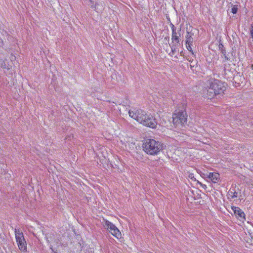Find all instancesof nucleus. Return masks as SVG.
I'll return each mask as SVG.
<instances>
[{
	"label": "nucleus",
	"instance_id": "2eb2a0df",
	"mask_svg": "<svg viewBox=\"0 0 253 253\" xmlns=\"http://www.w3.org/2000/svg\"><path fill=\"white\" fill-rule=\"evenodd\" d=\"M89 0V1L90 3V4H88V5H90V7L92 8H94V9L95 11H97L98 8L97 7V5H98V4L97 3H95V4H94L93 2L91 0Z\"/></svg>",
	"mask_w": 253,
	"mask_h": 253
},
{
	"label": "nucleus",
	"instance_id": "f257e3e1",
	"mask_svg": "<svg viewBox=\"0 0 253 253\" xmlns=\"http://www.w3.org/2000/svg\"><path fill=\"white\" fill-rule=\"evenodd\" d=\"M226 87V83L211 79L206 82L203 91V94L207 98L211 99L217 95H223Z\"/></svg>",
	"mask_w": 253,
	"mask_h": 253
},
{
	"label": "nucleus",
	"instance_id": "39448f33",
	"mask_svg": "<svg viewBox=\"0 0 253 253\" xmlns=\"http://www.w3.org/2000/svg\"><path fill=\"white\" fill-rule=\"evenodd\" d=\"M104 227L106 228L113 236L117 237V236H119L121 234L120 230L112 222L107 220H104Z\"/></svg>",
	"mask_w": 253,
	"mask_h": 253
},
{
	"label": "nucleus",
	"instance_id": "dca6fc26",
	"mask_svg": "<svg viewBox=\"0 0 253 253\" xmlns=\"http://www.w3.org/2000/svg\"><path fill=\"white\" fill-rule=\"evenodd\" d=\"M15 237H24L22 232L19 230H15Z\"/></svg>",
	"mask_w": 253,
	"mask_h": 253
},
{
	"label": "nucleus",
	"instance_id": "f3484780",
	"mask_svg": "<svg viewBox=\"0 0 253 253\" xmlns=\"http://www.w3.org/2000/svg\"><path fill=\"white\" fill-rule=\"evenodd\" d=\"M220 52L221 53V54L223 55V56H224V58L226 60H229V58L228 56V55H227V54H226V52L225 51V49H222V51H221Z\"/></svg>",
	"mask_w": 253,
	"mask_h": 253
},
{
	"label": "nucleus",
	"instance_id": "6e6552de",
	"mask_svg": "<svg viewBox=\"0 0 253 253\" xmlns=\"http://www.w3.org/2000/svg\"><path fill=\"white\" fill-rule=\"evenodd\" d=\"M16 242L20 250L22 252H26L27 250V243L25 238H16Z\"/></svg>",
	"mask_w": 253,
	"mask_h": 253
},
{
	"label": "nucleus",
	"instance_id": "f8f14e48",
	"mask_svg": "<svg viewBox=\"0 0 253 253\" xmlns=\"http://www.w3.org/2000/svg\"><path fill=\"white\" fill-rule=\"evenodd\" d=\"M219 174L218 173L210 172L208 177L213 182L216 183L219 179Z\"/></svg>",
	"mask_w": 253,
	"mask_h": 253
},
{
	"label": "nucleus",
	"instance_id": "4be33fe9",
	"mask_svg": "<svg viewBox=\"0 0 253 253\" xmlns=\"http://www.w3.org/2000/svg\"><path fill=\"white\" fill-rule=\"evenodd\" d=\"M250 35L252 39H253V26H252V27L250 29Z\"/></svg>",
	"mask_w": 253,
	"mask_h": 253
},
{
	"label": "nucleus",
	"instance_id": "20e7f679",
	"mask_svg": "<svg viewBox=\"0 0 253 253\" xmlns=\"http://www.w3.org/2000/svg\"><path fill=\"white\" fill-rule=\"evenodd\" d=\"M172 118L173 123L176 127L185 126L187 124V115L184 111L174 113Z\"/></svg>",
	"mask_w": 253,
	"mask_h": 253
},
{
	"label": "nucleus",
	"instance_id": "5701e85b",
	"mask_svg": "<svg viewBox=\"0 0 253 253\" xmlns=\"http://www.w3.org/2000/svg\"><path fill=\"white\" fill-rule=\"evenodd\" d=\"M2 44V41L0 39V46H1Z\"/></svg>",
	"mask_w": 253,
	"mask_h": 253
},
{
	"label": "nucleus",
	"instance_id": "f03ea898",
	"mask_svg": "<svg viewBox=\"0 0 253 253\" xmlns=\"http://www.w3.org/2000/svg\"><path fill=\"white\" fill-rule=\"evenodd\" d=\"M129 116L143 126L154 128L157 123L154 117L151 114L140 109L132 108L128 111Z\"/></svg>",
	"mask_w": 253,
	"mask_h": 253
},
{
	"label": "nucleus",
	"instance_id": "1a4fd4ad",
	"mask_svg": "<svg viewBox=\"0 0 253 253\" xmlns=\"http://www.w3.org/2000/svg\"><path fill=\"white\" fill-rule=\"evenodd\" d=\"M231 209L236 216L238 218H240V220L245 219V214L241 209L235 206H232Z\"/></svg>",
	"mask_w": 253,
	"mask_h": 253
},
{
	"label": "nucleus",
	"instance_id": "aec40b11",
	"mask_svg": "<svg viewBox=\"0 0 253 253\" xmlns=\"http://www.w3.org/2000/svg\"><path fill=\"white\" fill-rule=\"evenodd\" d=\"M176 43H174L173 45H172L170 47L171 49V51L174 53L176 51Z\"/></svg>",
	"mask_w": 253,
	"mask_h": 253
},
{
	"label": "nucleus",
	"instance_id": "9b49d317",
	"mask_svg": "<svg viewBox=\"0 0 253 253\" xmlns=\"http://www.w3.org/2000/svg\"><path fill=\"white\" fill-rule=\"evenodd\" d=\"M194 33L191 32H187L186 36V41L185 44H192L194 39Z\"/></svg>",
	"mask_w": 253,
	"mask_h": 253
},
{
	"label": "nucleus",
	"instance_id": "412c9836",
	"mask_svg": "<svg viewBox=\"0 0 253 253\" xmlns=\"http://www.w3.org/2000/svg\"><path fill=\"white\" fill-rule=\"evenodd\" d=\"M170 26H171V30H172V32H175V31H176V28L175 27V26H174L173 24H172V23L170 24Z\"/></svg>",
	"mask_w": 253,
	"mask_h": 253
},
{
	"label": "nucleus",
	"instance_id": "a211bd4d",
	"mask_svg": "<svg viewBox=\"0 0 253 253\" xmlns=\"http://www.w3.org/2000/svg\"><path fill=\"white\" fill-rule=\"evenodd\" d=\"M192 45V44H186V48L188 51H189L190 52H191V53L192 54H193L194 52L193 51L192 48L191 47Z\"/></svg>",
	"mask_w": 253,
	"mask_h": 253
},
{
	"label": "nucleus",
	"instance_id": "4468645a",
	"mask_svg": "<svg viewBox=\"0 0 253 253\" xmlns=\"http://www.w3.org/2000/svg\"><path fill=\"white\" fill-rule=\"evenodd\" d=\"M231 6L232 7L231 12L233 14H236L238 9V5H234L233 4L231 3Z\"/></svg>",
	"mask_w": 253,
	"mask_h": 253
},
{
	"label": "nucleus",
	"instance_id": "423d86ee",
	"mask_svg": "<svg viewBox=\"0 0 253 253\" xmlns=\"http://www.w3.org/2000/svg\"><path fill=\"white\" fill-rule=\"evenodd\" d=\"M3 58H5L4 57ZM10 60V63H6L5 61L3 60V57L0 55V65L1 67H2L3 69H9L11 68H12V66H14L15 65V62L16 60V57L13 54H11V55L9 57Z\"/></svg>",
	"mask_w": 253,
	"mask_h": 253
},
{
	"label": "nucleus",
	"instance_id": "ddd939ff",
	"mask_svg": "<svg viewBox=\"0 0 253 253\" xmlns=\"http://www.w3.org/2000/svg\"><path fill=\"white\" fill-rule=\"evenodd\" d=\"M246 243L245 246L250 248V246L253 245V238H246Z\"/></svg>",
	"mask_w": 253,
	"mask_h": 253
},
{
	"label": "nucleus",
	"instance_id": "7ed1b4c3",
	"mask_svg": "<svg viewBox=\"0 0 253 253\" xmlns=\"http://www.w3.org/2000/svg\"><path fill=\"white\" fill-rule=\"evenodd\" d=\"M143 151L150 155H157L163 149V144L154 139H146L142 145Z\"/></svg>",
	"mask_w": 253,
	"mask_h": 253
},
{
	"label": "nucleus",
	"instance_id": "9d476101",
	"mask_svg": "<svg viewBox=\"0 0 253 253\" xmlns=\"http://www.w3.org/2000/svg\"><path fill=\"white\" fill-rule=\"evenodd\" d=\"M180 29L178 32H172V38L171 40L172 41V42L174 43H179L180 42Z\"/></svg>",
	"mask_w": 253,
	"mask_h": 253
},
{
	"label": "nucleus",
	"instance_id": "6ab92c4d",
	"mask_svg": "<svg viewBox=\"0 0 253 253\" xmlns=\"http://www.w3.org/2000/svg\"><path fill=\"white\" fill-rule=\"evenodd\" d=\"M218 48L220 51H222V49H225L224 45L222 42H220L218 45Z\"/></svg>",
	"mask_w": 253,
	"mask_h": 253
},
{
	"label": "nucleus",
	"instance_id": "b1692460",
	"mask_svg": "<svg viewBox=\"0 0 253 253\" xmlns=\"http://www.w3.org/2000/svg\"><path fill=\"white\" fill-rule=\"evenodd\" d=\"M252 69L253 70V64L252 65Z\"/></svg>",
	"mask_w": 253,
	"mask_h": 253
},
{
	"label": "nucleus",
	"instance_id": "0eeeda50",
	"mask_svg": "<svg viewBox=\"0 0 253 253\" xmlns=\"http://www.w3.org/2000/svg\"><path fill=\"white\" fill-rule=\"evenodd\" d=\"M239 188L232 187L227 193V196L228 199H232L239 197Z\"/></svg>",
	"mask_w": 253,
	"mask_h": 253
},
{
	"label": "nucleus",
	"instance_id": "393cba45",
	"mask_svg": "<svg viewBox=\"0 0 253 253\" xmlns=\"http://www.w3.org/2000/svg\"><path fill=\"white\" fill-rule=\"evenodd\" d=\"M119 239H122L123 238H119Z\"/></svg>",
	"mask_w": 253,
	"mask_h": 253
}]
</instances>
